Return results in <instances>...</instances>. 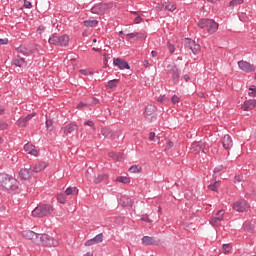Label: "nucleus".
<instances>
[{
    "label": "nucleus",
    "mask_w": 256,
    "mask_h": 256,
    "mask_svg": "<svg viewBox=\"0 0 256 256\" xmlns=\"http://www.w3.org/2000/svg\"><path fill=\"white\" fill-rule=\"evenodd\" d=\"M20 183L9 174H0V188L8 193H19L21 191Z\"/></svg>",
    "instance_id": "nucleus-1"
},
{
    "label": "nucleus",
    "mask_w": 256,
    "mask_h": 256,
    "mask_svg": "<svg viewBox=\"0 0 256 256\" xmlns=\"http://www.w3.org/2000/svg\"><path fill=\"white\" fill-rule=\"evenodd\" d=\"M53 213V206L49 204H40L38 205L33 211L32 216L33 217H47Z\"/></svg>",
    "instance_id": "nucleus-2"
},
{
    "label": "nucleus",
    "mask_w": 256,
    "mask_h": 256,
    "mask_svg": "<svg viewBox=\"0 0 256 256\" xmlns=\"http://www.w3.org/2000/svg\"><path fill=\"white\" fill-rule=\"evenodd\" d=\"M37 245L57 247L59 245V240L49 236L48 234H39Z\"/></svg>",
    "instance_id": "nucleus-3"
},
{
    "label": "nucleus",
    "mask_w": 256,
    "mask_h": 256,
    "mask_svg": "<svg viewBox=\"0 0 256 256\" xmlns=\"http://www.w3.org/2000/svg\"><path fill=\"white\" fill-rule=\"evenodd\" d=\"M41 49V46L37 44L30 43L26 46H20L16 49L18 53H22V55H31L32 53H37Z\"/></svg>",
    "instance_id": "nucleus-4"
},
{
    "label": "nucleus",
    "mask_w": 256,
    "mask_h": 256,
    "mask_svg": "<svg viewBox=\"0 0 256 256\" xmlns=\"http://www.w3.org/2000/svg\"><path fill=\"white\" fill-rule=\"evenodd\" d=\"M157 107L155 105H148L145 107L144 117L148 123H153L157 119Z\"/></svg>",
    "instance_id": "nucleus-5"
},
{
    "label": "nucleus",
    "mask_w": 256,
    "mask_h": 256,
    "mask_svg": "<svg viewBox=\"0 0 256 256\" xmlns=\"http://www.w3.org/2000/svg\"><path fill=\"white\" fill-rule=\"evenodd\" d=\"M184 45L186 49H190V51H192L193 55H197L201 51V45L191 38H185Z\"/></svg>",
    "instance_id": "nucleus-6"
},
{
    "label": "nucleus",
    "mask_w": 256,
    "mask_h": 256,
    "mask_svg": "<svg viewBox=\"0 0 256 256\" xmlns=\"http://www.w3.org/2000/svg\"><path fill=\"white\" fill-rule=\"evenodd\" d=\"M190 151L192 153H195V155H199V153H201V151L203 153H207V144H205L203 142H194V143H192V145L190 147Z\"/></svg>",
    "instance_id": "nucleus-7"
},
{
    "label": "nucleus",
    "mask_w": 256,
    "mask_h": 256,
    "mask_svg": "<svg viewBox=\"0 0 256 256\" xmlns=\"http://www.w3.org/2000/svg\"><path fill=\"white\" fill-rule=\"evenodd\" d=\"M225 217V210H219L216 213L215 217H212L210 220V225L213 227H221V221H223Z\"/></svg>",
    "instance_id": "nucleus-8"
},
{
    "label": "nucleus",
    "mask_w": 256,
    "mask_h": 256,
    "mask_svg": "<svg viewBox=\"0 0 256 256\" xmlns=\"http://www.w3.org/2000/svg\"><path fill=\"white\" fill-rule=\"evenodd\" d=\"M234 211H238L239 213H245L249 209V203L246 200H238L233 204Z\"/></svg>",
    "instance_id": "nucleus-9"
},
{
    "label": "nucleus",
    "mask_w": 256,
    "mask_h": 256,
    "mask_svg": "<svg viewBox=\"0 0 256 256\" xmlns=\"http://www.w3.org/2000/svg\"><path fill=\"white\" fill-rule=\"evenodd\" d=\"M168 75H171L172 77V81L174 83V85H177V83H179V68H177L176 65H168Z\"/></svg>",
    "instance_id": "nucleus-10"
},
{
    "label": "nucleus",
    "mask_w": 256,
    "mask_h": 256,
    "mask_svg": "<svg viewBox=\"0 0 256 256\" xmlns=\"http://www.w3.org/2000/svg\"><path fill=\"white\" fill-rule=\"evenodd\" d=\"M22 237L24 239H28L29 241H32V243H39V234L35 233L34 231L31 230H25L22 232Z\"/></svg>",
    "instance_id": "nucleus-11"
},
{
    "label": "nucleus",
    "mask_w": 256,
    "mask_h": 256,
    "mask_svg": "<svg viewBox=\"0 0 256 256\" xmlns=\"http://www.w3.org/2000/svg\"><path fill=\"white\" fill-rule=\"evenodd\" d=\"M238 66L242 71H245V73H253V71H255V65L247 61H239Z\"/></svg>",
    "instance_id": "nucleus-12"
},
{
    "label": "nucleus",
    "mask_w": 256,
    "mask_h": 256,
    "mask_svg": "<svg viewBox=\"0 0 256 256\" xmlns=\"http://www.w3.org/2000/svg\"><path fill=\"white\" fill-rule=\"evenodd\" d=\"M113 65L115 67H118V69H131V67L129 66V62L121 59V58H114L113 59Z\"/></svg>",
    "instance_id": "nucleus-13"
},
{
    "label": "nucleus",
    "mask_w": 256,
    "mask_h": 256,
    "mask_svg": "<svg viewBox=\"0 0 256 256\" xmlns=\"http://www.w3.org/2000/svg\"><path fill=\"white\" fill-rule=\"evenodd\" d=\"M105 9H107V4L98 3L91 8V13L94 15H101V13H105Z\"/></svg>",
    "instance_id": "nucleus-14"
},
{
    "label": "nucleus",
    "mask_w": 256,
    "mask_h": 256,
    "mask_svg": "<svg viewBox=\"0 0 256 256\" xmlns=\"http://www.w3.org/2000/svg\"><path fill=\"white\" fill-rule=\"evenodd\" d=\"M101 135H103V137H105V139H117V137H119L117 132H114L109 128H102Z\"/></svg>",
    "instance_id": "nucleus-15"
},
{
    "label": "nucleus",
    "mask_w": 256,
    "mask_h": 256,
    "mask_svg": "<svg viewBox=\"0 0 256 256\" xmlns=\"http://www.w3.org/2000/svg\"><path fill=\"white\" fill-rule=\"evenodd\" d=\"M97 243H103V233L97 234L94 238L85 242V247H91V245H97Z\"/></svg>",
    "instance_id": "nucleus-16"
},
{
    "label": "nucleus",
    "mask_w": 256,
    "mask_h": 256,
    "mask_svg": "<svg viewBox=\"0 0 256 256\" xmlns=\"http://www.w3.org/2000/svg\"><path fill=\"white\" fill-rule=\"evenodd\" d=\"M19 176L24 181H28V179H31V177L33 176V170L31 168H22L19 171Z\"/></svg>",
    "instance_id": "nucleus-17"
},
{
    "label": "nucleus",
    "mask_w": 256,
    "mask_h": 256,
    "mask_svg": "<svg viewBox=\"0 0 256 256\" xmlns=\"http://www.w3.org/2000/svg\"><path fill=\"white\" fill-rule=\"evenodd\" d=\"M206 29L208 33H210V35H213V33H217V29H219V24L215 22V20L213 19H208V24Z\"/></svg>",
    "instance_id": "nucleus-18"
},
{
    "label": "nucleus",
    "mask_w": 256,
    "mask_h": 256,
    "mask_svg": "<svg viewBox=\"0 0 256 256\" xmlns=\"http://www.w3.org/2000/svg\"><path fill=\"white\" fill-rule=\"evenodd\" d=\"M221 143L222 147H224V149L226 150H229L231 149V147H233V139H231V136L229 134L224 135Z\"/></svg>",
    "instance_id": "nucleus-19"
},
{
    "label": "nucleus",
    "mask_w": 256,
    "mask_h": 256,
    "mask_svg": "<svg viewBox=\"0 0 256 256\" xmlns=\"http://www.w3.org/2000/svg\"><path fill=\"white\" fill-rule=\"evenodd\" d=\"M12 64L16 67H19L20 69H23V67H27V61H25V58H22L19 55L13 58Z\"/></svg>",
    "instance_id": "nucleus-20"
},
{
    "label": "nucleus",
    "mask_w": 256,
    "mask_h": 256,
    "mask_svg": "<svg viewBox=\"0 0 256 256\" xmlns=\"http://www.w3.org/2000/svg\"><path fill=\"white\" fill-rule=\"evenodd\" d=\"M79 130V126L75 123H70L63 128L65 135H71Z\"/></svg>",
    "instance_id": "nucleus-21"
},
{
    "label": "nucleus",
    "mask_w": 256,
    "mask_h": 256,
    "mask_svg": "<svg viewBox=\"0 0 256 256\" xmlns=\"http://www.w3.org/2000/svg\"><path fill=\"white\" fill-rule=\"evenodd\" d=\"M46 167H47V164H45V162H37L36 164L32 165L30 168L32 170V173H41V171H44Z\"/></svg>",
    "instance_id": "nucleus-22"
},
{
    "label": "nucleus",
    "mask_w": 256,
    "mask_h": 256,
    "mask_svg": "<svg viewBox=\"0 0 256 256\" xmlns=\"http://www.w3.org/2000/svg\"><path fill=\"white\" fill-rule=\"evenodd\" d=\"M256 107V99L255 100H246L242 104L243 111H253V108Z\"/></svg>",
    "instance_id": "nucleus-23"
},
{
    "label": "nucleus",
    "mask_w": 256,
    "mask_h": 256,
    "mask_svg": "<svg viewBox=\"0 0 256 256\" xmlns=\"http://www.w3.org/2000/svg\"><path fill=\"white\" fill-rule=\"evenodd\" d=\"M142 243L144 245H159V243H161V240H155V238L151 236H143Z\"/></svg>",
    "instance_id": "nucleus-24"
},
{
    "label": "nucleus",
    "mask_w": 256,
    "mask_h": 256,
    "mask_svg": "<svg viewBox=\"0 0 256 256\" xmlns=\"http://www.w3.org/2000/svg\"><path fill=\"white\" fill-rule=\"evenodd\" d=\"M119 204L121 207H133V200L129 196H121Z\"/></svg>",
    "instance_id": "nucleus-25"
},
{
    "label": "nucleus",
    "mask_w": 256,
    "mask_h": 256,
    "mask_svg": "<svg viewBox=\"0 0 256 256\" xmlns=\"http://www.w3.org/2000/svg\"><path fill=\"white\" fill-rule=\"evenodd\" d=\"M69 45V36L62 35L58 36V47H67Z\"/></svg>",
    "instance_id": "nucleus-26"
},
{
    "label": "nucleus",
    "mask_w": 256,
    "mask_h": 256,
    "mask_svg": "<svg viewBox=\"0 0 256 256\" xmlns=\"http://www.w3.org/2000/svg\"><path fill=\"white\" fill-rule=\"evenodd\" d=\"M49 45H55L56 47H59V36L56 34H52L48 39Z\"/></svg>",
    "instance_id": "nucleus-27"
},
{
    "label": "nucleus",
    "mask_w": 256,
    "mask_h": 256,
    "mask_svg": "<svg viewBox=\"0 0 256 256\" xmlns=\"http://www.w3.org/2000/svg\"><path fill=\"white\" fill-rule=\"evenodd\" d=\"M109 179V175L107 174H99L97 178L94 179L95 185H99V183H103V181H107Z\"/></svg>",
    "instance_id": "nucleus-28"
},
{
    "label": "nucleus",
    "mask_w": 256,
    "mask_h": 256,
    "mask_svg": "<svg viewBox=\"0 0 256 256\" xmlns=\"http://www.w3.org/2000/svg\"><path fill=\"white\" fill-rule=\"evenodd\" d=\"M116 181H118V183H123L124 185L131 183V179L127 176H119L116 178Z\"/></svg>",
    "instance_id": "nucleus-29"
},
{
    "label": "nucleus",
    "mask_w": 256,
    "mask_h": 256,
    "mask_svg": "<svg viewBox=\"0 0 256 256\" xmlns=\"http://www.w3.org/2000/svg\"><path fill=\"white\" fill-rule=\"evenodd\" d=\"M133 35L136 41H143V39L147 38V35L143 32H134Z\"/></svg>",
    "instance_id": "nucleus-30"
},
{
    "label": "nucleus",
    "mask_w": 256,
    "mask_h": 256,
    "mask_svg": "<svg viewBox=\"0 0 256 256\" xmlns=\"http://www.w3.org/2000/svg\"><path fill=\"white\" fill-rule=\"evenodd\" d=\"M76 193H79V190L77 187H68L65 190V195H76Z\"/></svg>",
    "instance_id": "nucleus-31"
},
{
    "label": "nucleus",
    "mask_w": 256,
    "mask_h": 256,
    "mask_svg": "<svg viewBox=\"0 0 256 256\" xmlns=\"http://www.w3.org/2000/svg\"><path fill=\"white\" fill-rule=\"evenodd\" d=\"M119 79H113L108 82L109 89H117V86L119 85Z\"/></svg>",
    "instance_id": "nucleus-32"
},
{
    "label": "nucleus",
    "mask_w": 256,
    "mask_h": 256,
    "mask_svg": "<svg viewBox=\"0 0 256 256\" xmlns=\"http://www.w3.org/2000/svg\"><path fill=\"white\" fill-rule=\"evenodd\" d=\"M95 25H99L98 20H85L84 21V26L85 27H95Z\"/></svg>",
    "instance_id": "nucleus-33"
},
{
    "label": "nucleus",
    "mask_w": 256,
    "mask_h": 256,
    "mask_svg": "<svg viewBox=\"0 0 256 256\" xmlns=\"http://www.w3.org/2000/svg\"><path fill=\"white\" fill-rule=\"evenodd\" d=\"M244 231H247L248 233H254L255 228L253 227V224L251 223H245L243 225Z\"/></svg>",
    "instance_id": "nucleus-34"
},
{
    "label": "nucleus",
    "mask_w": 256,
    "mask_h": 256,
    "mask_svg": "<svg viewBox=\"0 0 256 256\" xmlns=\"http://www.w3.org/2000/svg\"><path fill=\"white\" fill-rule=\"evenodd\" d=\"M207 25H209V19H201L198 22V27H200V29H207Z\"/></svg>",
    "instance_id": "nucleus-35"
},
{
    "label": "nucleus",
    "mask_w": 256,
    "mask_h": 256,
    "mask_svg": "<svg viewBox=\"0 0 256 256\" xmlns=\"http://www.w3.org/2000/svg\"><path fill=\"white\" fill-rule=\"evenodd\" d=\"M208 189L210 191H217L219 189V181H214L210 185H208Z\"/></svg>",
    "instance_id": "nucleus-36"
},
{
    "label": "nucleus",
    "mask_w": 256,
    "mask_h": 256,
    "mask_svg": "<svg viewBox=\"0 0 256 256\" xmlns=\"http://www.w3.org/2000/svg\"><path fill=\"white\" fill-rule=\"evenodd\" d=\"M141 169L139 165H133L129 168V173H141Z\"/></svg>",
    "instance_id": "nucleus-37"
},
{
    "label": "nucleus",
    "mask_w": 256,
    "mask_h": 256,
    "mask_svg": "<svg viewBox=\"0 0 256 256\" xmlns=\"http://www.w3.org/2000/svg\"><path fill=\"white\" fill-rule=\"evenodd\" d=\"M57 201L62 205H65V203H67V197L65 196V194H58Z\"/></svg>",
    "instance_id": "nucleus-38"
},
{
    "label": "nucleus",
    "mask_w": 256,
    "mask_h": 256,
    "mask_svg": "<svg viewBox=\"0 0 256 256\" xmlns=\"http://www.w3.org/2000/svg\"><path fill=\"white\" fill-rule=\"evenodd\" d=\"M249 91H250V92H248L249 97H256V86L255 85H251L249 87Z\"/></svg>",
    "instance_id": "nucleus-39"
},
{
    "label": "nucleus",
    "mask_w": 256,
    "mask_h": 256,
    "mask_svg": "<svg viewBox=\"0 0 256 256\" xmlns=\"http://www.w3.org/2000/svg\"><path fill=\"white\" fill-rule=\"evenodd\" d=\"M46 129L47 131H53V120L51 119L46 120Z\"/></svg>",
    "instance_id": "nucleus-40"
},
{
    "label": "nucleus",
    "mask_w": 256,
    "mask_h": 256,
    "mask_svg": "<svg viewBox=\"0 0 256 256\" xmlns=\"http://www.w3.org/2000/svg\"><path fill=\"white\" fill-rule=\"evenodd\" d=\"M245 0H232L229 2V7H235L236 5H241Z\"/></svg>",
    "instance_id": "nucleus-41"
},
{
    "label": "nucleus",
    "mask_w": 256,
    "mask_h": 256,
    "mask_svg": "<svg viewBox=\"0 0 256 256\" xmlns=\"http://www.w3.org/2000/svg\"><path fill=\"white\" fill-rule=\"evenodd\" d=\"M175 9H177V7H175V4H168L164 7L165 11H171L173 13V11H175Z\"/></svg>",
    "instance_id": "nucleus-42"
},
{
    "label": "nucleus",
    "mask_w": 256,
    "mask_h": 256,
    "mask_svg": "<svg viewBox=\"0 0 256 256\" xmlns=\"http://www.w3.org/2000/svg\"><path fill=\"white\" fill-rule=\"evenodd\" d=\"M167 47H168L169 53L171 54L175 53V45L171 44L170 41L167 42Z\"/></svg>",
    "instance_id": "nucleus-43"
},
{
    "label": "nucleus",
    "mask_w": 256,
    "mask_h": 256,
    "mask_svg": "<svg viewBox=\"0 0 256 256\" xmlns=\"http://www.w3.org/2000/svg\"><path fill=\"white\" fill-rule=\"evenodd\" d=\"M243 181H245L243 175H236L234 178V183H243Z\"/></svg>",
    "instance_id": "nucleus-44"
},
{
    "label": "nucleus",
    "mask_w": 256,
    "mask_h": 256,
    "mask_svg": "<svg viewBox=\"0 0 256 256\" xmlns=\"http://www.w3.org/2000/svg\"><path fill=\"white\" fill-rule=\"evenodd\" d=\"M35 146H33V144H25L24 145V151H26L27 153H30L31 152V149H33Z\"/></svg>",
    "instance_id": "nucleus-45"
},
{
    "label": "nucleus",
    "mask_w": 256,
    "mask_h": 256,
    "mask_svg": "<svg viewBox=\"0 0 256 256\" xmlns=\"http://www.w3.org/2000/svg\"><path fill=\"white\" fill-rule=\"evenodd\" d=\"M18 126H20V127H27V122L25 121L24 118H19Z\"/></svg>",
    "instance_id": "nucleus-46"
},
{
    "label": "nucleus",
    "mask_w": 256,
    "mask_h": 256,
    "mask_svg": "<svg viewBox=\"0 0 256 256\" xmlns=\"http://www.w3.org/2000/svg\"><path fill=\"white\" fill-rule=\"evenodd\" d=\"M109 59H111V55L110 54H105L104 55V60H103L104 67H107V63H109Z\"/></svg>",
    "instance_id": "nucleus-47"
},
{
    "label": "nucleus",
    "mask_w": 256,
    "mask_h": 256,
    "mask_svg": "<svg viewBox=\"0 0 256 256\" xmlns=\"http://www.w3.org/2000/svg\"><path fill=\"white\" fill-rule=\"evenodd\" d=\"M222 249H223L224 253H229V251H231V245L223 244Z\"/></svg>",
    "instance_id": "nucleus-48"
},
{
    "label": "nucleus",
    "mask_w": 256,
    "mask_h": 256,
    "mask_svg": "<svg viewBox=\"0 0 256 256\" xmlns=\"http://www.w3.org/2000/svg\"><path fill=\"white\" fill-rule=\"evenodd\" d=\"M7 127H9V124H7V122H5V121L0 122L1 131H5V129H7Z\"/></svg>",
    "instance_id": "nucleus-49"
},
{
    "label": "nucleus",
    "mask_w": 256,
    "mask_h": 256,
    "mask_svg": "<svg viewBox=\"0 0 256 256\" xmlns=\"http://www.w3.org/2000/svg\"><path fill=\"white\" fill-rule=\"evenodd\" d=\"M84 125H87L88 127H92V129L95 130V123L91 120H87L84 122Z\"/></svg>",
    "instance_id": "nucleus-50"
},
{
    "label": "nucleus",
    "mask_w": 256,
    "mask_h": 256,
    "mask_svg": "<svg viewBox=\"0 0 256 256\" xmlns=\"http://www.w3.org/2000/svg\"><path fill=\"white\" fill-rule=\"evenodd\" d=\"M171 101L175 105L176 103H179V101H181V99L179 98V96L173 95L171 98Z\"/></svg>",
    "instance_id": "nucleus-51"
},
{
    "label": "nucleus",
    "mask_w": 256,
    "mask_h": 256,
    "mask_svg": "<svg viewBox=\"0 0 256 256\" xmlns=\"http://www.w3.org/2000/svg\"><path fill=\"white\" fill-rule=\"evenodd\" d=\"M29 155H33L34 157H37V155H39V151L35 149V146L33 147V149L30 150Z\"/></svg>",
    "instance_id": "nucleus-52"
},
{
    "label": "nucleus",
    "mask_w": 256,
    "mask_h": 256,
    "mask_svg": "<svg viewBox=\"0 0 256 256\" xmlns=\"http://www.w3.org/2000/svg\"><path fill=\"white\" fill-rule=\"evenodd\" d=\"M85 107H89V104L80 102V103L77 105V109H85Z\"/></svg>",
    "instance_id": "nucleus-53"
},
{
    "label": "nucleus",
    "mask_w": 256,
    "mask_h": 256,
    "mask_svg": "<svg viewBox=\"0 0 256 256\" xmlns=\"http://www.w3.org/2000/svg\"><path fill=\"white\" fill-rule=\"evenodd\" d=\"M24 7L26 9H31L33 7V5L28 0H24Z\"/></svg>",
    "instance_id": "nucleus-54"
},
{
    "label": "nucleus",
    "mask_w": 256,
    "mask_h": 256,
    "mask_svg": "<svg viewBox=\"0 0 256 256\" xmlns=\"http://www.w3.org/2000/svg\"><path fill=\"white\" fill-rule=\"evenodd\" d=\"M33 117H35V114H34V113L28 114V115L24 118V120H25L26 123H28V121H31V119H33Z\"/></svg>",
    "instance_id": "nucleus-55"
},
{
    "label": "nucleus",
    "mask_w": 256,
    "mask_h": 256,
    "mask_svg": "<svg viewBox=\"0 0 256 256\" xmlns=\"http://www.w3.org/2000/svg\"><path fill=\"white\" fill-rule=\"evenodd\" d=\"M223 171V166H218L214 169V173H221Z\"/></svg>",
    "instance_id": "nucleus-56"
},
{
    "label": "nucleus",
    "mask_w": 256,
    "mask_h": 256,
    "mask_svg": "<svg viewBox=\"0 0 256 256\" xmlns=\"http://www.w3.org/2000/svg\"><path fill=\"white\" fill-rule=\"evenodd\" d=\"M141 21H143V18H141V16H137V17L134 19V23H136V24L141 23Z\"/></svg>",
    "instance_id": "nucleus-57"
},
{
    "label": "nucleus",
    "mask_w": 256,
    "mask_h": 256,
    "mask_svg": "<svg viewBox=\"0 0 256 256\" xmlns=\"http://www.w3.org/2000/svg\"><path fill=\"white\" fill-rule=\"evenodd\" d=\"M165 99H167V97H165V95H163L158 98V101H159V103H165Z\"/></svg>",
    "instance_id": "nucleus-58"
},
{
    "label": "nucleus",
    "mask_w": 256,
    "mask_h": 256,
    "mask_svg": "<svg viewBox=\"0 0 256 256\" xmlns=\"http://www.w3.org/2000/svg\"><path fill=\"white\" fill-rule=\"evenodd\" d=\"M98 103H99V99H97V98H92V100H91V104H92V105H98Z\"/></svg>",
    "instance_id": "nucleus-59"
},
{
    "label": "nucleus",
    "mask_w": 256,
    "mask_h": 256,
    "mask_svg": "<svg viewBox=\"0 0 256 256\" xmlns=\"http://www.w3.org/2000/svg\"><path fill=\"white\" fill-rule=\"evenodd\" d=\"M80 73H82V75H90L91 74V72H89V70H85V69L80 70Z\"/></svg>",
    "instance_id": "nucleus-60"
},
{
    "label": "nucleus",
    "mask_w": 256,
    "mask_h": 256,
    "mask_svg": "<svg viewBox=\"0 0 256 256\" xmlns=\"http://www.w3.org/2000/svg\"><path fill=\"white\" fill-rule=\"evenodd\" d=\"M163 9H165V5H158L156 6V11H163Z\"/></svg>",
    "instance_id": "nucleus-61"
},
{
    "label": "nucleus",
    "mask_w": 256,
    "mask_h": 256,
    "mask_svg": "<svg viewBox=\"0 0 256 256\" xmlns=\"http://www.w3.org/2000/svg\"><path fill=\"white\" fill-rule=\"evenodd\" d=\"M109 157H111V159H117V154L115 152H110Z\"/></svg>",
    "instance_id": "nucleus-62"
},
{
    "label": "nucleus",
    "mask_w": 256,
    "mask_h": 256,
    "mask_svg": "<svg viewBox=\"0 0 256 256\" xmlns=\"http://www.w3.org/2000/svg\"><path fill=\"white\" fill-rule=\"evenodd\" d=\"M153 139H155V132H150L149 133V140L153 141Z\"/></svg>",
    "instance_id": "nucleus-63"
},
{
    "label": "nucleus",
    "mask_w": 256,
    "mask_h": 256,
    "mask_svg": "<svg viewBox=\"0 0 256 256\" xmlns=\"http://www.w3.org/2000/svg\"><path fill=\"white\" fill-rule=\"evenodd\" d=\"M173 142L172 141H168L166 149H171V147H173Z\"/></svg>",
    "instance_id": "nucleus-64"
}]
</instances>
